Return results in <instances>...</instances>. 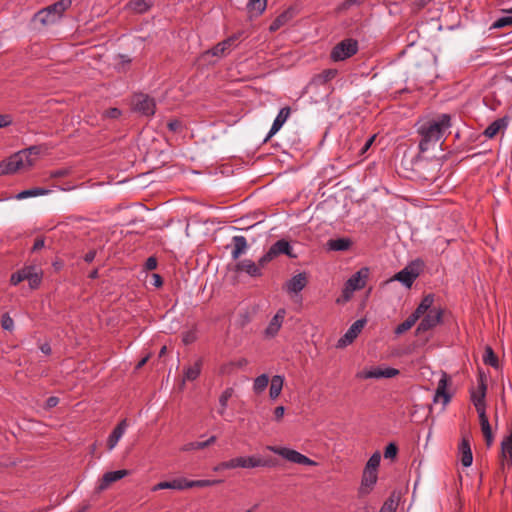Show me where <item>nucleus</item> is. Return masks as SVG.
<instances>
[{
  "instance_id": "obj_55",
  "label": "nucleus",
  "mask_w": 512,
  "mask_h": 512,
  "mask_svg": "<svg viewBox=\"0 0 512 512\" xmlns=\"http://www.w3.org/2000/svg\"><path fill=\"white\" fill-rule=\"evenodd\" d=\"M379 512H395L394 502L392 500L385 501Z\"/></svg>"
},
{
  "instance_id": "obj_14",
  "label": "nucleus",
  "mask_w": 512,
  "mask_h": 512,
  "mask_svg": "<svg viewBox=\"0 0 512 512\" xmlns=\"http://www.w3.org/2000/svg\"><path fill=\"white\" fill-rule=\"evenodd\" d=\"M399 370L392 367H375L371 370L361 373L359 376L363 379H380V378H393L399 374Z\"/></svg>"
},
{
  "instance_id": "obj_8",
  "label": "nucleus",
  "mask_w": 512,
  "mask_h": 512,
  "mask_svg": "<svg viewBox=\"0 0 512 512\" xmlns=\"http://www.w3.org/2000/svg\"><path fill=\"white\" fill-rule=\"evenodd\" d=\"M358 51V42L352 38L344 39L333 47L330 57L333 61H343Z\"/></svg>"
},
{
  "instance_id": "obj_18",
  "label": "nucleus",
  "mask_w": 512,
  "mask_h": 512,
  "mask_svg": "<svg viewBox=\"0 0 512 512\" xmlns=\"http://www.w3.org/2000/svg\"><path fill=\"white\" fill-rule=\"evenodd\" d=\"M128 427L127 419L121 420L116 427L113 429L111 434L107 439V448L109 451L113 450L118 444L119 440L124 435L126 429Z\"/></svg>"
},
{
  "instance_id": "obj_37",
  "label": "nucleus",
  "mask_w": 512,
  "mask_h": 512,
  "mask_svg": "<svg viewBox=\"0 0 512 512\" xmlns=\"http://www.w3.org/2000/svg\"><path fill=\"white\" fill-rule=\"evenodd\" d=\"M269 377L267 374H261L256 377L253 383V390L256 394L262 393L268 386Z\"/></svg>"
},
{
  "instance_id": "obj_59",
  "label": "nucleus",
  "mask_w": 512,
  "mask_h": 512,
  "mask_svg": "<svg viewBox=\"0 0 512 512\" xmlns=\"http://www.w3.org/2000/svg\"><path fill=\"white\" fill-rule=\"evenodd\" d=\"M106 116L116 119L121 116V111L118 108H110L106 111Z\"/></svg>"
},
{
  "instance_id": "obj_42",
  "label": "nucleus",
  "mask_w": 512,
  "mask_h": 512,
  "mask_svg": "<svg viewBox=\"0 0 512 512\" xmlns=\"http://www.w3.org/2000/svg\"><path fill=\"white\" fill-rule=\"evenodd\" d=\"M381 461V455L379 452H375L372 454V456L369 458L368 462L366 463L365 470L374 471L377 472V468L380 465Z\"/></svg>"
},
{
  "instance_id": "obj_60",
  "label": "nucleus",
  "mask_w": 512,
  "mask_h": 512,
  "mask_svg": "<svg viewBox=\"0 0 512 512\" xmlns=\"http://www.w3.org/2000/svg\"><path fill=\"white\" fill-rule=\"evenodd\" d=\"M147 270H154L157 267V260L154 257H149L145 263Z\"/></svg>"
},
{
  "instance_id": "obj_32",
  "label": "nucleus",
  "mask_w": 512,
  "mask_h": 512,
  "mask_svg": "<svg viewBox=\"0 0 512 512\" xmlns=\"http://www.w3.org/2000/svg\"><path fill=\"white\" fill-rule=\"evenodd\" d=\"M327 245L332 251H346L349 249L351 241L347 238H337L329 240Z\"/></svg>"
},
{
  "instance_id": "obj_16",
  "label": "nucleus",
  "mask_w": 512,
  "mask_h": 512,
  "mask_svg": "<svg viewBox=\"0 0 512 512\" xmlns=\"http://www.w3.org/2000/svg\"><path fill=\"white\" fill-rule=\"evenodd\" d=\"M307 283L306 273H298L286 282L285 290L289 294H298L306 287Z\"/></svg>"
},
{
  "instance_id": "obj_35",
  "label": "nucleus",
  "mask_w": 512,
  "mask_h": 512,
  "mask_svg": "<svg viewBox=\"0 0 512 512\" xmlns=\"http://www.w3.org/2000/svg\"><path fill=\"white\" fill-rule=\"evenodd\" d=\"M501 452L504 457H509L512 465V426L509 428V434L501 442Z\"/></svg>"
},
{
  "instance_id": "obj_3",
  "label": "nucleus",
  "mask_w": 512,
  "mask_h": 512,
  "mask_svg": "<svg viewBox=\"0 0 512 512\" xmlns=\"http://www.w3.org/2000/svg\"><path fill=\"white\" fill-rule=\"evenodd\" d=\"M71 0H59L52 5L38 11L34 20L43 26H48L57 22L63 13L71 6Z\"/></svg>"
},
{
  "instance_id": "obj_56",
  "label": "nucleus",
  "mask_w": 512,
  "mask_h": 512,
  "mask_svg": "<svg viewBox=\"0 0 512 512\" xmlns=\"http://www.w3.org/2000/svg\"><path fill=\"white\" fill-rule=\"evenodd\" d=\"M284 413H285V408L283 406L276 407L274 410L275 421L280 422L284 416Z\"/></svg>"
},
{
  "instance_id": "obj_10",
  "label": "nucleus",
  "mask_w": 512,
  "mask_h": 512,
  "mask_svg": "<svg viewBox=\"0 0 512 512\" xmlns=\"http://www.w3.org/2000/svg\"><path fill=\"white\" fill-rule=\"evenodd\" d=\"M422 265L421 261L411 262L404 269L396 273L394 279L402 283L405 287L410 288L419 276Z\"/></svg>"
},
{
  "instance_id": "obj_54",
  "label": "nucleus",
  "mask_w": 512,
  "mask_h": 512,
  "mask_svg": "<svg viewBox=\"0 0 512 512\" xmlns=\"http://www.w3.org/2000/svg\"><path fill=\"white\" fill-rule=\"evenodd\" d=\"M182 124L179 120L173 119L168 122L167 127L171 132H177L181 128Z\"/></svg>"
},
{
  "instance_id": "obj_34",
  "label": "nucleus",
  "mask_w": 512,
  "mask_h": 512,
  "mask_svg": "<svg viewBox=\"0 0 512 512\" xmlns=\"http://www.w3.org/2000/svg\"><path fill=\"white\" fill-rule=\"evenodd\" d=\"M127 7L135 13L143 14L150 9L151 4L146 0H130Z\"/></svg>"
},
{
  "instance_id": "obj_28",
  "label": "nucleus",
  "mask_w": 512,
  "mask_h": 512,
  "mask_svg": "<svg viewBox=\"0 0 512 512\" xmlns=\"http://www.w3.org/2000/svg\"><path fill=\"white\" fill-rule=\"evenodd\" d=\"M127 474H128L127 470H116V471L106 472L102 477V481L99 485V489H101V490L106 489L111 483L124 478Z\"/></svg>"
},
{
  "instance_id": "obj_51",
  "label": "nucleus",
  "mask_w": 512,
  "mask_h": 512,
  "mask_svg": "<svg viewBox=\"0 0 512 512\" xmlns=\"http://www.w3.org/2000/svg\"><path fill=\"white\" fill-rule=\"evenodd\" d=\"M41 150H42L41 146L34 145V146H30L29 148L23 149L21 151L26 152V156H28V158H32L31 157L32 155H35V156L39 155L41 153Z\"/></svg>"
},
{
  "instance_id": "obj_47",
  "label": "nucleus",
  "mask_w": 512,
  "mask_h": 512,
  "mask_svg": "<svg viewBox=\"0 0 512 512\" xmlns=\"http://www.w3.org/2000/svg\"><path fill=\"white\" fill-rule=\"evenodd\" d=\"M1 327L4 330L12 331L14 329V321L8 313H4L1 317Z\"/></svg>"
},
{
  "instance_id": "obj_30",
  "label": "nucleus",
  "mask_w": 512,
  "mask_h": 512,
  "mask_svg": "<svg viewBox=\"0 0 512 512\" xmlns=\"http://www.w3.org/2000/svg\"><path fill=\"white\" fill-rule=\"evenodd\" d=\"M284 385V377L281 375H275L271 379L269 396L272 400H275L281 394Z\"/></svg>"
},
{
  "instance_id": "obj_25",
  "label": "nucleus",
  "mask_w": 512,
  "mask_h": 512,
  "mask_svg": "<svg viewBox=\"0 0 512 512\" xmlns=\"http://www.w3.org/2000/svg\"><path fill=\"white\" fill-rule=\"evenodd\" d=\"M433 303L434 295L427 294L426 296L423 297L420 304L411 315L418 321L422 316L426 315L430 309H433Z\"/></svg>"
},
{
  "instance_id": "obj_26",
  "label": "nucleus",
  "mask_w": 512,
  "mask_h": 512,
  "mask_svg": "<svg viewBox=\"0 0 512 512\" xmlns=\"http://www.w3.org/2000/svg\"><path fill=\"white\" fill-rule=\"evenodd\" d=\"M202 365L203 361L199 358L193 365L185 367L183 370V382L196 380L201 373Z\"/></svg>"
},
{
  "instance_id": "obj_20",
  "label": "nucleus",
  "mask_w": 512,
  "mask_h": 512,
  "mask_svg": "<svg viewBox=\"0 0 512 512\" xmlns=\"http://www.w3.org/2000/svg\"><path fill=\"white\" fill-rule=\"evenodd\" d=\"M237 40V36H231L227 39L223 40L222 42L216 44L213 48L208 50L206 53L211 54L213 56L217 57H223L228 52L231 51L232 47L235 45V42Z\"/></svg>"
},
{
  "instance_id": "obj_24",
  "label": "nucleus",
  "mask_w": 512,
  "mask_h": 512,
  "mask_svg": "<svg viewBox=\"0 0 512 512\" xmlns=\"http://www.w3.org/2000/svg\"><path fill=\"white\" fill-rule=\"evenodd\" d=\"M447 386H448V377L446 373H443L441 378L438 381L436 393L434 396V402H437L439 398L443 399V404L446 405L450 399L451 396L447 392Z\"/></svg>"
},
{
  "instance_id": "obj_12",
  "label": "nucleus",
  "mask_w": 512,
  "mask_h": 512,
  "mask_svg": "<svg viewBox=\"0 0 512 512\" xmlns=\"http://www.w3.org/2000/svg\"><path fill=\"white\" fill-rule=\"evenodd\" d=\"M443 312L440 308H433L428 311L426 315L423 316L420 321L416 332L420 334L422 332L429 331L436 327L442 320Z\"/></svg>"
},
{
  "instance_id": "obj_17",
  "label": "nucleus",
  "mask_w": 512,
  "mask_h": 512,
  "mask_svg": "<svg viewBox=\"0 0 512 512\" xmlns=\"http://www.w3.org/2000/svg\"><path fill=\"white\" fill-rule=\"evenodd\" d=\"M262 268L259 262L256 264L250 259H244L236 263L235 271L245 272L251 277H259L262 275Z\"/></svg>"
},
{
  "instance_id": "obj_21",
  "label": "nucleus",
  "mask_w": 512,
  "mask_h": 512,
  "mask_svg": "<svg viewBox=\"0 0 512 512\" xmlns=\"http://www.w3.org/2000/svg\"><path fill=\"white\" fill-rule=\"evenodd\" d=\"M286 315L285 309H279L273 318L270 320L268 326L265 329V335L268 337H274L280 330L282 323Z\"/></svg>"
},
{
  "instance_id": "obj_53",
  "label": "nucleus",
  "mask_w": 512,
  "mask_h": 512,
  "mask_svg": "<svg viewBox=\"0 0 512 512\" xmlns=\"http://www.w3.org/2000/svg\"><path fill=\"white\" fill-rule=\"evenodd\" d=\"M58 403H59V398L55 397V396H51L46 400L44 407H45V409L50 410V409L54 408L55 406H57Z\"/></svg>"
},
{
  "instance_id": "obj_4",
  "label": "nucleus",
  "mask_w": 512,
  "mask_h": 512,
  "mask_svg": "<svg viewBox=\"0 0 512 512\" xmlns=\"http://www.w3.org/2000/svg\"><path fill=\"white\" fill-rule=\"evenodd\" d=\"M275 463L271 459H262L259 456L236 457L228 461L222 462L215 470L218 469H235V468H257L272 467Z\"/></svg>"
},
{
  "instance_id": "obj_64",
  "label": "nucleus",
  "mask_w": 512,
  "mask_h": 512,
  "mask_svg": "<svg viewBox=\"0 0 512 512\" xmlns=\"http://www.w3.org/2000/svg\"><path fill=\"white\" fill-rule=\"evenodd\" d=\"M152 279H153V285L155 287H160L162 286L163 284V280H162V277L159 275V274H153L152 275Z\"/></svg>"
},
{
  "instance_id": "obj_19",
  "label": "nucleus",
  "mask_w": 512,
  "mask_h": 512,
  "mask_svg": "<svg viewBox=\"0 0 512 512\" xmlns=\"http://www.w3.org/2000/svg\"><path fill=\"white\" fill-rule=\"evenodd\" d=\"M377 482V472L365 470L363 471L361 485L359 487V495L364 496L371 492L373 486Z\"/></svg>"
},
{
  "instance_id": "obj_6",
  "label": "nucleus",
  "mask_w": 512,
  "mask_h": 512,
  "mask_svg": "<svg viewBox=\"0 0 512 512\" xmlns=\"http://www.w3.org/2000/svg\"><path fill=\"white\" fill-rule=\"evenodd\" d=\"M280 255H286L289 258L297 257L290 243L285 239H280L271 245L268 251L259 259V264L265 267L269 262Z\"/></svg>"
},
{
  "instance_id": "obj_58",
  "label": "nucleus",
  "mask_w": 512,
  "mask_h": 512,
  "mask_svg": "<svg viewBox=\"0 0 512 512\" xmlns=\"http://www.w3.org/2000/svg\"><path fill=\"white\" fill-rule=\"evenodd\" d=\"M163 489H170V482L169 481H163V482L157 483L156 485H154L151 488V491L156 492L158 490H163Z\"/></svg>"
},
{
  "instance_id": "obj_31",
  "label": "nucleus",
  "mask_w": 512,
  "mask_h": 512,
  "mask_svg": "<svg viewBox=\"0 0 512 512\" xmlns=\"http://www.w3.org/2000/svg\"><path fill=\"white\" fill-rule=\"evenodd\" d=\"M27 281L31 289L39 287L42 281V272L36 266H29V273L27 274Z\"/></svg>"
},
{
  "instance_id": "obj_36",
  "label": "nucleus",
  "mask_w": 512,
  "mask_h": 512,
  "mask_svg": "<svg viewBox=\"0 0 512 512\" xmlns=\"http://www.w3.org/2000/svg\"><path fill=\"white\" fill-rule=\"evenodd\" d=\"M48 192H49V190H47V189L36 187V188L21 191L20 193H18L16 195V199L22 200V199H26L29 197L42 196V195L48 194Z\"/></svg>"
},
{
  "instance_id": "obj_50",
  "label": "nucleus",
  "mask_w": 512,
  "mask_h": 512,
  "mask_svg": "<svg viewBox=\"0 0 512 512\" xmlns=\"http://www.w3.org/2000/svg\"><path fill=\"white\" fill-rule=\"evenodd\" d=\"M363 3V0H345L340 6L339 10L344 11L350 9L352 6H359Z\"/></svg>"
},
{
  "instance_id": "obj_63",
  "label": "nucleus",
  "mask_w": 512,
  "mask_h": 512,
  "mask_svg": "<svg viewBox=\"0 0 512 512\" xmlns=\"http://www.w3.org/2000/svg\"><path fill=\"white\" fill-rule=\"evenodd\" d=\"M96 257V251L90 250L84 256V261L87 263H91Z\"/></svg>"
},
{
  "instance_id": "obj_49",
  "label": "nucleus",
  "mask_w": 512,
  "mask_h": 512,
  "mask_svg": "<svg viewBox=\"0 0 512 512\" xmlns=\"http://www.w3.org/2000/svg\"><path fill=\"white\" fill-rule=\"evenodd\" d=\"M204 448H205V444L203 441H195V442H190V443L185 444L182 447V451L200 450V449H204Z\"/></svg>"
},
{
  "instance_id": "obj_44",
  "label": "nucleus",
  "mask_w": 512,
  "mask_h": 512,
  "mask_svg": "<svg viewBox=\"0 0 512 512\" xmlns=\"http://www.w3.org/2000/svg\"><path fill=\"white\" fill-rule=\"evenodd\" d=\"M337 75V70L335 69H326V70H323L318 76V80L321 84H324V83H327L328 81L332 80L333 78H335V76Z\"/></svg>"
},
{
  "instance_id": "obj_41",
  "label": "nucleus",
  "mask_w": 512,
  "mask_h": 512,
  "mask_svg": "<svg viewBox=\"0 0 512 512\" xmlns=\"http://www.w3.org/2000/svg\"><path fill=\"white\" fill-rule=\"evenodd\" d=\"M29 273V266H25L22 269L14 272L11 275L10 283L14 286L18 285L20 282L27 280V274Z\"/></svg>"
},
{
  "instance_id": "obj_62",
  "label": "nucleus",
  "mask_w": 512,
  "mask_h": 512,
  "mask_svg": "<svg viewBox=\"0 0 512 512\" xmlns=\"http://www.w3.org/2000/svg\"><path fill=\"white\" fill-rule=\"evenodd\" d=\"M233 364V367L236 368H243L248 364V361L245 358H240L236 361H231Z\"/></svg>"
},
{
  "instance_id": "obj_29",
  "label": "nucleus",
  "mask_w": 512,
  "mask_h": 512,
  "mask_svg": "<svg viewBox=\"0 0 512 512\" xmlns=\"http://www.w3.org/2000/svg\"><path fill=\"white\" fill-rule=\"evenodd\" d=\"M267 7V0H249L247 10L250 17H258L263 14Z\"/></svg>"
},
{
  "instance_id": "obj_13",
  "label": "nucleus",
  "mask_w": 512,
  "mask_h": 512,
  "mask_svg": "<svg viewBox=\"0 0 512 512\" xmlns=\"http://www.w3.org/2000/svg\"><path fill=\"white\" fill-rule=\"evenodd\" d=\"M366 324L365 319H358L356 320L346 331V333L339 338L337 341L336 347L339 349L345 348L348 345L352 344L353 341L357 338V336L360 334L362 329L364 328Z\"/></svg>"
},
{
  "instance_id": "obj_48",
  "label": "nucleus",
  "mask_w": 512,
  "mask_h": 512,
  "mask_svg": "<svg viewBox=\"0 0 512 512\" xmlns=\"http://www.w3.org/2000/svg\"><path fill=\"white\" fill-rule=\"evenodd\" d=\"M398 453V447L395 443H389L386 448H385V451H384V457L386 459L388 458H395L396 455Z\"/></svg>"
},
{
  "instance_id": "obj_33",
  "label": "nucleus",
  "mask_w": 512,
  "mask_h": 512,
  "mask_svg": "<svg viewBox=\"0 0 512 512\" xmlns=\"http://www.w3.org/2000/svg\"><path fill=\"white\" fill-rule=\"evenodd\" d=\"M292 17V12L290 10H286L281 13L277 18L271 23L269 30L271 32H275L280 29L283 25H285Z\"/></svg>"
},
{
  "instance_id": "obj_2",
  "label": "nucleus",
  "mask_w": 512,
  "mask_h": 512,
  "mask_svg": "<svg viewBox=\"0 0 512 512\" xmlns=\"http://www.w3.org/2000/svg\"><path fill=\"white\" fill-rule=\"evenodd\" d=\"M486 384L483 380H481L479 385V391H473L471 393L472 402L476 408V411L479 416V422L481 426V431L484 435L486 445L490 447L494 442V435L492 433V428L489 423L488 417L486 415V404H485V395H486Z\"/></svg>"
},
{
  "instance_id": "obj_5",
  "label": "nucleus",
  "mask_w": 512,
  "mask_h": 512,
  "mask_svg": "<svg viewBox=\"0 0 512 512\" xmlns=\"http://www.w3.org/2000/svg\"><path fill=\"white\" fill-rule=\"evenodd\" d=\"M34 164V158H28L26 152L19 151L0 163V175L26 171Z\"/></svg>"
},
{
  "instance_id": "obj_39",
  "label": "nucleus",
  "mask_w": 512,
  "mask_h": 512,
  "mask_svg": "<svg viewBox=\"0 0 512 512\" xmlns=\"http://www.w3.org/2000/svg\"><path fill=\"white\" fill-rule=\"evenodd\" d=\"M483 362L486 365L491 367H498V357L494 353L493 349L490 346H486L485 352L483 355Z\"/></svg>"
},
{
  "instance_id": "obj_43",
  "label": "nucleus",
  "mask_w": 512,
  "mask_h": 512,
  "mask_svg": "<svg viewBox=\"0 0 512 512\" xmlns=\"http://www.w3.org/2000/svg\"><path fill=\"white\" fill-rule=\"evenodd\" d=\"M170 482V489L174 490H185L190 488V480L186 478H176Z\"/></svg>"
},
{
  "instance_id": "obj_9",
  "label": "nucleus",
  "mask_w": 512,
  "mask_h": 512,
  "mask_svg": "<svg viewBox=\"0 0 512 512\" xmlns=\"http://www.w3.org/2000/svg\"><path fill=\"white\" fill-rule=\"evenodd\" d=\"M133 110L144 116H153L156 111L155 100L147 94L138 93L132 98Z\"/></svg>"
},
{
  "instance_id": "obj_57",
  "label": "nucleus",
  "mask_w": 512,
  "mask_h": 512,
  "mask_svg": "<svg viewBox=\"0 0 512 512\" xmlns=\"http://www.w3.org/2000/svg\"><path fill=\"white\" fill-rule=\"evenodd\" d=\"M234 370H235V368L233 367L232 362L225 363V364H223V365L220 367V373H221V374H230V373H232Z\"/></svg>"
},
{
  "instance_id": "obj_38",
  "label": "nucleus",
  "mask_w": 512,
  "mask_h": 512,
  "mask_svg": "<svg viewBox=\"0 0 512 512\" xmlns=\"http://www.w3.org/2000/svg\"><path fill=\"white\" fill-rule=\"evenodd\" d=\"M232 395H233V389L232 388H227V389H225L221 393V395L219 397L220 408L218 410V413L221 416L225 414V411H226V408H227V405H228V401L232 397Z\"/></svg>"
},
{
  "instance_id": "obj_11",
  "label": "nucleus",
  "mask_w": 512,
  "mask_h": 512,
  "mask_svg": "<svg viewBox=\"0 0 512 512\" xmlns=\"http://www.w3.org/2000/svg\"><path fill=\"white\" fill-rule=\"evenodd\" d=\"M369 270L368 268H362L356 273H354L346 282L345 288L343 290V295L346 299H349L351 294L356 291L364 288L366 284V279L368 278Z\"/></svg>"
},
{
  "instance_id": "obj_23",
  "label": "nucleus",
  "mask_w": 512,
  "mask_h": 512,
  "mask_svg": "<svg viewBox=\"0 0 512 512\" xmlns=\"http://www.w3.org/2000/svg\"><path fill=\"white\" fill-rule=\"evenodd\" d=\"M508 125V118H498L493 121L488 127L484 130L483 134L485 137L492 139L494 138L501 130L506 129Z\"/></svg>"
},
{
  "instance_id": "obj_61",
  "label": "nucleus",
  "mask_w": 512,
  "mask_h": 512,
  "mask_svg": "<svg viewBox=\"0 0 512 512\" xmlns=\"http://www.w3.org/2000/svg\"><path fill=\"white\" fill-rule=\"evenodd\" d=\"M45 245V241H44V238H37L33 244V247H32V251L35 252V251H38L40 249H42Z\"/></svg>"
},
{
  "instance_id": "obj_45",
  "label": "nucleus",
  "mask_w": 512,
  "mask_h": 512,
  "mask_svg": "<svg viewBox=\"0 0 512 512\" xmlns=\"http://www.w3.org/2000/svg\"><path fill=\"white\" fill-rule=\"evenodd\" d=\"M220 480H190V488L193 487H210L220 483Z\"/></svg>"
},
{
  "instance_id": "obj_46",
  "label": "nucleus",
  "mask_w": 512,
  "mask_h": 512,
  "mask_svg": "<svg viewBox=\"0 0 512 512\" xmlns=\"http://www.w3.org/2000/svg\"><path fill=\"white\" fill-rule=\"evenodd\" d=\"M506 26H512V16H503L498 18L493 24L492 28L494 29H500Z\"/></svg>"
},
{
  "instance_id": "obj_40",
  "label": "nucleus",
  "mask_w": 512,
  "mask_h": 512,
  "mask_svg": "<svg viewBox=\"0 0 512 512\" xmlns=\"http://www.w3.org/2000/svg\"><path fill=\"white\" fill-rule=\"evenodd\" d=\"M416 322L417 320L412 315H409V317L405 321H403L395 328L394 333L397 336L402 335L403 333L411 329Z\"/></svg>"
},
{
  "instance_id": "obj_27",
  "label": "nucleus",
  "mask_w": 512,
  "mask_h": 512,
  "mask_svg": "<svg viewBox=\"0 0 512 512\" xmlns=\"http://www.w3.org/2000/svg\"><path fill=\"white\" fill-rule=\"evenodd\" d=\"M232 242L233 250L231 251V257L233 260H237L242 254L246 252L248 243L244 236H234L232 238Z\"/></svg>"
},
{
  "instance_id": "obj_7",
  "label": "nucleus",
  "mask_w": 512,
  "mask_h": 512,
  "mask_svg": "<svg viewBox=\"0 0 512 512\" xmlns=\"http://www.w3.org/2000/svg\"><path fill=\"white\" fill-rule=\"evenodd\" d=\"M267 450L273 452L274 454H277L284 458L285 460L299 464V465H306V466H316L317 462L310 459L309 457L305 456L304 454L288 448V447H280V446H267Z\"/></svg>"
},
{
  "instance_id": "obj_1",
  "label": "nucleus",
  "mask_w": 512,
  "mask_h": 512,
  "mask_svg": "<svg viewBox=\"0 0 512 512\" xmlns=\"http://www.w3.org/2000/svg\"><path fill=\"white\" fill-rule=\"evenodd\" d=\"M451 127V117L449 114H441L437 119L428 120L418 127L420 136L419 150L426 152L439 142L445 132Z\"/></svg>"
},
{
  "instance_id": "obj_22",
  "label": "nucleus",
  "mask_w": 512,
  "mask_h": 512,
  "mask_svg": "<svg viewBox=\"0 0 512 512\" xmlns=\"http://www.w3.org/2000/svg\"><path fill=\"white\" fill-rule=\"evenodd\" d=\"M290 108L289 107H283L280 109L278 115L274 119V122L272 124V127L270 131L268 132L267 137L265 138V142L268 141L273 135H275L284 125V123L287 121L288 117L290 116Z\"/></svg>"
},
{
  "instance_id": "obj_52",
  "label": "nucleus",
  "mask_w": 512,
  "mask_h": 512,
  "mask_svg": "<svg viewBox=\"0 0 512 512\" xmlns=\"http://www.w3.org/2000/svg\"><path fill=\"white\" fill-rule=\"evenodd\" d=\"M13 122L12 117L8 114H0V128L7 127Z\"/></svg>"
},
{
  "instance_id": "obj_15",
  "label": "nucleus",
  "mask_w": 512,
  "mask_h": 512,
  "mask_svg": "<svg viewBox=\"0 0 512 512\" xmlns=\"http://www.w3.org/2000/svg\"><path fill=\"white\" fill-rule=\"evenodd\" d=\"M460 462L464 467H470L473 462V454L469 435H463L458 447Z\"/></svg>"
}]
</instances>
